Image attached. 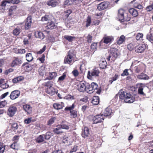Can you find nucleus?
Wrapping results in <instances>:
<instances>
[{
    "instance_id": "obj_1",
    "label": "nucleus",
    "mask_w": 153,
    "mask_h": 153,
    "mask_svg": "<svg viewBox=\"0 0 153 153\" xmlns=\"http://www.w3.org/2000/svg\"><path fill=\"white\" fill-rule=\"evenodd\" d=\"M119 97L121 100H124L126 103H132L135 101L134 97H133L130 93L125 92L121 89L119 92Z\"/></svg>"
},
{
    "instance_id": "obj_2",
    "label": "nucleus",
    "mask_w": 153,
    "mask_h": 153,
    "mask_svg": "<svg viewBox=\"0 0 153 153\" xmlns=\"http://www.w3.org/2000/svg\"><path fill=\"white\" fill-rule=\"evenodd\" d=\"M118 19L121 22L128 21L130 19V17L128 16L126 11L122 9L118 10Z\"/></svg>"
},
{
    "instance_id": "obj_3",
    "label": "nucleus",
    "mask_w": 153,
    "mask_h": 153,
    "mask_svg": "<svg viewBox=\"0 0 153 153\" xmlns=\"http://www.w3.org/2000/svg\"><path fill=\"white\" fill-rule=\"evenodd\" d=\"M51 82H48L45 83V86L46 87L45 91L48 94L51 96L54 95L56 93L54 88L51 86Z\"/></svg>"
},
{
    "instance_id": "obj_4",
    "label": "nucleus",
    "mask_w": 153,
    "mask_h": 153,
    "mask_svg": "<svg viewBox=\"0 0 153 153\" xmlns=\"http://www.w3.org/2000/svg\"><path fill=\"white\" fill-rule=\"evenodd\" d=\"M117 56V50L116 49H111L110 51L109 56L107 58V59L108 61H110L111 59V60L114 61L116 59Z\"/></svg>"
},
{
    "instance_id": "obj_5",
    "label": "nucleus",
    "mask_w": 153,
    "mask_h": 153,
    "mask_svg": "<svg viewBox=\"0 0 153 153\" xmlns=\"http://www.w3.org/2000/svg\"><path fill=\"white\" fill-rule=\"evenodd\" d=\"M73 52V50H70L69 51L68 53V55L65 58L64 63L69 64L71 63L73 61V57L74 56Z\"/></svg>"
},
{
    "instance_id": "obj_6",
    "label": "nucleus",
    "mask_w": 153,
    "mask_h": 153,
    "mask_svg": "<svg viewBox=\"0 0 153 153\" xmlns=\"http://www.w3.org/2000/svg\"><path fill=\"white\" fill-rule=\"evenodd\" d=\"M100 71L97 68L93 69L91 71H88L87 75V77L89 79H91L92 77H96L99 76Z\"/></svg>"
},
{
    "instance_id": "obj_7",
    "label": "nucleus",
    "mask_w": 153,
    "mask_h": 153,
    "mask_svg": "<svg viewBox=\"0 0 153 153\" xmlns=\"http://www.w3.org/2000/svg\"><path fill=\"white\" fill-rule=\"evenodd\" d=\"M104 120L102 114H98L95 116L93 120L94 123H101Z\"/></svg>"
},
{
    "instance_id": "obj_8",
    "label": "nucleus",
    "mask_w": 153,
    "mask_h": 153,
    "mask_svg": "<svg viewBox=\"0 0 153 153\" xmlns=\"http://www.w3.org/2000/svg\"><path fill=\"white\" fill-rule=\"evenodd\" d=\"M17 111V108L14 106H10L7 111V115L10 117H13Z\"/></svg>"
},
{
    "instance_id": "obj_9",
    "label": "nucleus",
    "mask_w": 153,
    "mask_h": 153,
    "mask_svg": "<svg viewBox=\"0 0 153 153\" xmlns=\"http://www.w3.org/2000/svg\"><path fill=\"white\" fill-rule=\"evenodd\" d=\"M47 0L46 4L49 7H55L59 5V3L56 0Z\"/></svg>"
},
{
    "instance_id": "obj_10",
    "label": "nucleus",
    "mask_w": 153,
    "mask_h": 153,
    "mask_svg": "<svg viewBox=\"0 0 153 153\" xmlns=\"http://www.w3.org/2000/svg\"><path fill=\"white\" fill-rule=\"evenodd\" d=\"M20 94V92L19 90H14L11 92L10 96V98L12 100H15L19 97Z\"/></svg>"
},
{
    "instance_id": "obj_11",
    "label": "nucleus",
    "mask_w": 153,
    "mask_h": 153,
    "mask_svg": "<svg viewBox=\"0 0 153 153\" xmlns=\"http://www.w3.org/2000/svg\"><path fill=\"white\" fill-rule=\"evenodd\" d=\"M109 5L108 2H102L98 5L97 8L99 10H102L107 8Z\"/></svg>"
},
{
    "instance_id": "obj_12",
    "label": "nucleus",
    "mask_w": 153,
    "mask_h": 153,
    "mask_svg": "<svg viewBox=\"0 0 153 153\" xmlns=\"http://www.w3.org/2000/svg\"><path fill=\"white\" fill-rule=\"evenodd\" d=\"M31 19V16H29L27 18L25 26V28L26 30H27L30 27L32 23Z\"/></svg>"
},
{
    "instance_id": "obj_13",
    "label": "nucleus",
    "mask_w": 153,
    "mask_h": 153,
    "mask_svg": "<svg viewBox=\"0 0 153 153\" xmlns=\"http://www.w3.org/2000/svg\"><path fill=\"white\" fill-rule=\"evenodd\" d=\"M146 47V45L145 44H140L138 46H136V51L139 53H142L145 50Z\"/></svg>"
},
{
    "instance_id": "obj_14",
    "label": "nucleus",
    "mask_w": 153,
    "mask_h": 153,
    "mask_svg": "<svg viewBox=\"0 0 153 153\" xmlns=\"http://www.w3.org/2000/svg\"><path fill=\"white\" fill-rule=\"evenodd\" d=\"M114 40L113 37L112 36H107L103 38L101 41L100 43L104 42L105 44H108Z\"/></svg>"
},
{
    "instance_id": "obj_15",
    "label": "nucleus",
    "mask_w": 153,
    "mask_h": 153,
    "mask_svg": "<svg viewBox=\"0 0 153 153\" xmlns=\"http://www.w3.org/2000/svg\"><path fill=\"white\" fill-rule=\"evenodd\" d=\"M56 26V24L55 22L51 21L47 23L46 28L47 29H53L55 28Z\"/></svg>"
},
{
    "instance_id": "obj_16",
    "label": "nucleus",
    "mask_w": 153,
    "mask_h": 153,
    "mask_svg": "<svg viewBox=\"0 0 153 153\" xmlns=\"http://www.w3.org/2000/svg\"><path fill=\"white\" fill-rule=\"evenodd\" d=\"M89 134V129L87 127H85L82 129L81 134L82 136L85 138L88 137Z\"/></svg>"
},
{
    "instance_id": "obj_17",
    "label": "nucleus",
    "mask_w": 153,
    "mask_h": 153,
    "mask_svg": "<svg viewBox=\"0 0 153 153\" xmlns=\"http://www.w3.org/2000/svg\"><path fill=\"white\" fill-rule=\"evenodd\" d=\"M137 78L139 79L147 80L149 79V76L146 74L142 73L137 76Z\"/></svg>"
},
{
    "instance_id": "obj_18",
    "label": "nucleus",
    "mask_w": 153,
    "mask_h": 153,
    "mask_svg": "<svg viewBox=\"0 0 153 153\" xmlns=\"http://www.w3.org/2000/svg\"><path fill=\"white\" fill-rule=\"evenodd\" d=\"M23 108L25 111L28 114H30L32 112V108L30 105L25 104L23 105Z\"/></svg>"
},
{
    "instance_id": "obj_19",
    "label": "nucleus",
    "mask_w": 153,
    "mask_h": 153,
    "mask_svg": "<svg viewBox=\"0 0 153 153\" xmlns=\"http://www.w3.org/2000/svg\"><path fill=\"white\" fill-rule=\"evenodd\" d=\"M22 60L19 58H16L12 62L11 66L12 67L19 65L22 64Z\"/></svg>"
},
{
    "instance_id": "obj_20",
    "label": "nucleus",
    "mask_w": 153,
    "mask_h": 153,
    "mask_svg": "<svg viewBox=\"0 0 153 153\" xmlns=\"http://www.w3.org/2000/svg\"><path fill=\"white\" fill-rule=\"evenodd\" d=\"M91 86L92 91H94L95 90H96V92L99 94L101 92L100 90H97V87H98V85L94 82H92L91 84Z\"/></svg>"
},
{
    "instance_id": "obj_21",
    "label": "nucleus",
    "mask_w": 153,
    "mask_h": 153,
    "mask_svg": "<svg viewBox=\"0 0 153 153\" xmlns=\"http://www.w3.org/2000/svg\"><path fill=\"white\" fill-rule=\"evenodd\" d=\"M53 132L55 134H61L63 132V131L59 125L56 126V128L53 129Z\"/></svg>"
},
{
    "instance_id": "obj_22",
    "label": "nucleus",
    "mask_w": 153,
    "mask_h": 153,
    "mask_svg": "<svg viewBox=\"0 0 153 153\" xmlns=\"http://www.w3.org/2000/svg\"><path fill=\"white\" fill-rule=\"evenodd\" d=\"M126 38L123 35L121 36L118 38L117 41V43L119 45L122 44L125 41Z\"/></svg>"
},
{
    "instance_id": "obj_23",
    "label": "nucleus",
    "mask_w": 153,
    "mask_h": 153,
    "mask_svg": "<svg viewBox=\"0 0 153 153\" xmlns=\"http://www.w3.org/2000/svg\"><path fill=\"white\" fill-rule=\"evenodd\" d=\"M86 85L83 83H80L78 85V89L79 91L81 92H84L86 90Z\"/></svg>"
},
{
    "instance_id": "obj_24",
    "label": "nucleus",
    "mask_w": 153,
    "mask_h": 153,
    "mask_svg": "<svg viewBox=\"0 0 153 153\" xmlns=\"http://www.w3.org/2000/svg\"><path fill=\"white\" fill-rule=\"evenodd\" d=\"M129 12L134 17H136L138 15V12L137 10L134 8L129 9Z\"/></svg>"
},
{
    "instance_id": "obj_25",
    "label": "nucleus",
    "mask_w": 153,
    "mask_h": 153,
    "mask_svg": "<svg viewBox=\"0 0 153 153\" xmlns=\"http://www.w3.org/2000/svg\"><path fill=\"white\" fill-rule=\"evenodd\" d=\"M112 112V110L109 108H107L105 109L104 112V115L105 116H108L111 114Z\"/></svg>"
},
{
    "instance_id": "obj_26",
    "label": "nucleus",
    "mask_w": 153,
    "mask_h": 153,
    "mask_svg": "<svg viewBox=\"0 0 153 153\" xmlns=\"http://www.w3.org/2000/svg\"><path fill=\"white\" fill-rule=\"evenodd\" d=\"M128 49L129 51H132L133 50L136 48V46L135 43L132 42L127 45Z\"/></svg>"
},
{
    "instance_id": "obj_27",
    "label": "nucleus",
    "mask_w": 153,
    "mask_h": 153,
    "mask_svg": "<svg viewBox=\"0 0 153 153\" xmlns=\"http://www.w3.org/2000/svg\"><path fill=\"white\" fill-rule=\"evenodd\" d=\"M64 38L67 40L69 42H72L74 41L75 39V37L68 35L64 36Z\"/></svg>"
},
{
    "instance_id": "obj_28",
    "label": "nucleus",
    "mask_w": 153,
    "mask_h": 153,
    "mask_svg": "<svg viewBox=\"0 0 153 153\" xmlns=\"http://www.w3.org/2000/svg\"><path fill=\"white\" fill-rule=\"evenodd\" d=\"M91 102L94 105H97L99 102V99L98 96H94L93 97Z\"/></svg>"
},
{
    "instance_id": "obj_29",
    "label": "nucleus",
    "mask_w": 153,
    "mask_h": 153,
    "mask_svg": "<svg viewBox=\"0 0 153 153\" xmlns=\"http://www.w3.org/2000/svg\"><path fill=\"white\" fill-rule=\"evenodd\" d=\"M107 63L105 60H102L100 62L99 64L100 67L101 69H105L106 68Z\"/></svg>"
},
{
    "instance_id": "obj_30",
    "label": "nucleus",
    "mask_w": 153,
    "mask_h": 153,
    "mask_svg": "<svg viewBox=\"0 0 153 153\" xmlns=\"http://www.w3.org/2000/svg\"><path fill=\"white\" fill-rule=\"evenodd\" d=\"M63 103L61 102V104L59 103H54L53 105L54 108L57 110L60 109L62 108Z\"/></svg>"
},
{
    "instance_id": "obj_31",
    "label": "nucleus",
    "mask_w": 153,
    "mask_h": 153,
    "mask_svg": "<svg viewBox=\"0 0 153 153\" xmlns=\"http://www.w3.org/2000/svg\"><path fill=\"white\" fill-rule=\"evenodd\" d=\"M22 27H19L17 26L16 28L14 29L13 31V34L16 36H17L21 32V29Z\"/></svg>"
},
{
    "instance_id": "obj_32",
    "label": "nucleus",
    "mask_w": 153,
    "mask_h": 153,
    "mask_svg": "<svg viewBox=\"0 0 153 153\" xmlns=\"http://www.w3.org/2000/svg\"><path fill=\"white\" fill-rule=\"evenodd\" d=\"M86 90L85 91H87L88 93L89 94H91L94 92V91H92V88H91V84L89 85L88 84H86Z\"/></svg>"
},
{
    "instance_id": "obj_33",
    "label": "nucleus",
    "mask_w": 153,
    "mask_h": 153,
    "mask_svg": "<svg viewBox=\"0 0 153 153\" xmlns=\"http://www.w3.org/2000/svg\"><path fill=\"white\" fill-rule=\"evenodd\" d=\"M146 38L150 42L153 41V34L151 31H150V32L147 34Z\"/></svg>"
},
{
    "instance_id": "obj_34",
    "label": "nucleus",
    "mask_w": 153,
    "mask_h": 153,
    "mask_svg": "<svg viewBox=\"0 0 153 153\" xmlns=\"http://www.w3.org/2000/svg\"><path fill=\"white\" fill-rule=\"evenodd\" d=\"M35 35L37 37L39 38L42 39H43L45 37L43 33L42 32L40 31H38L36 32Z\"/></svg>"
},
{
    "instance_id": "obj_35",
    "label": "nucleus",
    "mask_w": 153,
    "mask_h": 153,
    "mask_svg": "<svg viewBox=\"0 0 153 153\" xmlns=\"http://www.w3.org/2000/svg\"><path fill=\"white\" fill-rule=\"evenodd\" d=\"M56 76V74L55 72L50 73L48 76L45 79L52 80Z\"/></svg>"
},
{
    "instance_id": "obj_36",
    "label": "nucleus",
    "mask_w": 153,
    "mask_h": 153,
    "mask_svg": "<svg viewBox=\"0 0 153 153\" xmlns=\"http://www.w3.org/2000/svg\"><path fill=\"white\" fill-rule=\"evenodd\" d=\"M44 139H45L44 137V135H41L36 139V140L37 143H40L44 141Z\"/></svg>"
},
{
    "instance_id": "obj_37",
    "label": "nucleus",
    "mask_w": 153,
    "mask_h": 153,
    "mask_svg": "<svg viewBox=\"0 0 153 153\" xmlns=\"http://www.w3.org/2000/svg\"><path fill=\"white\" fill-rule=\"evenodd\" d=\"M27 60L28 62H30L33 59V57L31 53H28L26 55Z\"/></svg>"
},
{
    "instance_id": "obj_38",
    "label": "nucleus",
    "mask_w": 153,
    "mask_h": 153,
    "mask_svg": "<svg viewBox=\"0 0 153 153\" xmlns=\"http://www.w3.org/2000/svg\"><path fill=\"white\" fill-rule=\"evenodd\" d=\"M16 8V6H14L13 7H11L9 9V15L10 16H11L13 14Z\"/></svg>"
},
{
    "instance_id": "obj_39",
    "label": "nucleus",
    "mask_w": 153,
    "mask_h": 153,
    "mask_svg": "<svg viewBox=\"0 0 153 153\" xmlns=\"http://www.w3.org/2000/svg\"><path fill=\"white\" fill-rule=\"evenodd\" d=\"M86 22L85 26L86 27H88L90 25L91 23V19L90 16H88Z\"/></svg>"
},
{
    "instance_id": "obj_40",
    "label": "nucleus",
    "mask_w": 153,
    "mask_h": 153,
    "mask_svg": "<svg viewBox=\"0 0 153 153\" xmlns=\"http://www.w3.org/2000/svg\"><path fill=\"white\" fill-rule=\"evenodd\" d=\"M118 77L119 76L117 74H115L114 76L110 79V80L109 81V82L111 84H112L113 81H116Z\"/></svg>"
},
{
    "instance_id": "obj_41",
    "label": "nucleus",
    "mask_w": 153,
    "mask_h": 153,
    "mask_svg": "<svg viewBox=\"0 0 153 153\" xmlns=\"http://www.w3.org/2000/svg\"><path fill=\"white\" fill-rule=\"evenodd\" d=\"M70 115L73 118H75L77 117V111L75 110H72L70 111Z\"/></svg>"
},
{
    "instance_id": "obj_42",
    "label": "nucleus",
    "mask_w": 153,
    "mask_h": 153,
    "mask_svg": "<svg viewBox=\"0 0 153 153\" xmlns=\"http://www.w3.org/2000/svg\"><path fill=\"white\" fill-rule=\"evenodd\" d=\"M51 16L49 15H45L44 16L42 17L41 20L42 21H47L51 19Z\"/></svg>"
},
{
    "instance_id": "obj_43",
    "label": "nucleus",
    "mask_w": 153,
    "mask_h": 153,
    "mask_svg": "<svg viewBox=\"0 0 153 153\" xmlns=\"http://www.w3.org/2000/svg\"><path fill=\"white\" fill-rule=\"evenodd\" d=\"M134 7L136 8L141 10L143 8V6L139 3H135L134 4Z\"/></svg>"
},
{
    "instance_id": "obj_44",
    "label": "nucleus",
    "mask_w": 153,
    "mask_h": 153,
    "mask_svg": "<svg viewBox=\"0 0 153 153\" xmlns=\"http://www.w3.org/2000/svg\"><path fill=\"white\" fill-rule=\"evenodd\" d=\"M33 66V65L29 64L28 62H25L23 64L22 66L23 68H31Z\"/></svg>"
},
{
    "instance_id": "obj_45",
    "label": "nucleus",
    "mask_w": 153,
    "mask_h": 153,
    "mask_svg": "<svg viewBox=\"0 0 153 153\" xmlns=\"http://www.w3.org/2000/svg\"><path fill=\"white\" fill-rule=\"evenodd\" d=\"M73 2V0H66L64 2V5L65 6H68L72 4Z\"/></svg>"
},
{
    "instance_id": "obj_46",
    "label": "nucleus",
    "mask_w": 153,
    "mask_h": 153,
    "mask_svg": "<svg viewBox=\"0 0 153 153\" xmlns=\"http://www.w3.org/2000/svg\"><path fill=\"white\" fill-rule=\"evenodd\" d=\"M143 88L142 86L140 87L138 89V92L139 94L143 95V96L145 95V93L143 92Z\"/></svg>"
},
{
    "instance_id": "obj_47",
    "label": "nucleus",
    "mask_w": 153,
    "mask_h": 153,
    "mask_svg": "<svg viewBox=\"0 0 153 153\" xmlns=\"http://www.w3.org/2000/svg\"><path fill=\"white\" fill-rule=\"evenodd\" d=\"M52 134L50 132H48L45 135H44V137L46 140L49 139L51 136Z\"/></svg>"
},
{
    "instance_id": "obj_48",
    "label": "nucleus",
    "mask_w": 153,
    "mask_h": 153,
    "mask_svg": "<svg viewBox=\"0 0 153 153\" xmlns=\"http://www.w3.org/2000/svg\"><path fill=\"white\" fill-rule=\"evenodd\" d=\"M75 107V105L73 103L72 104V105L71 106H67L66 107L65 109V111H72L71 110H73Z\"/></svg>"
},
{
    "instance_id": "obj_49",
    "label": "nucleus",
    "mask_w": 153,
    "mask_h": 153,
    "mask_svg": "<svg viewBox=\"0 0 153 153\" xmlns=\"http://www.w3.org/2000/svg\"><path fill=\"white\" fill-rule=\"evenodd\" d=\"M97 47V43L94 42L91 44V49L93 50L94 51L96 50Z\"/></svg>"
},
{
    "instance_id": "obj_50",
    "label": "nucleus",
    "mask_w": 153,
    "mask_h": 153,
    "mask_svg": "<svg viewBox=\"0 0 153 153\" xmlns=\"http://www.w3.org/2000/svg\"><path fill=\"white\" fill-rule=\"evenodd\" d=\"M79 147L76 145L74 146L73 147L70 151V152L72 153L73 152H76L77 150H79Z\"/></svg>"
},
{
    "instance_id": "obj_51",
    "label": "nucleus",
    "mask_w": 153,
    "mask_h": 153,
    "mask_svg": "<svg viewBox=\"0 0 153 153\" xmlns=\"http://www.w3.org/2000/svg\"><path fill=\"white\" fill-rule=\"evenodd\" d=\"M143 37V34L142 33H138L137 34L136 36V39L137 40H140L142 39Z\"/></svg>"
},
{
    "instance_id": "obj_52",
    "label": "nucleus",
    "mask_w": 153,
    "mask_h": 153,
    "mask_svg": "<svg viewBox=\"0 0 153 153\" xmlns=\"http://www.w3.org/2000/svg\"><path fill=\"white\" fill-rule=\"evenodd\" d=\"M55 120L56 118L55 117H52L49 120L48 123V125H51L53 123Z\"/></svg>"
},
{
    "instance_id": "obj_53",
    "label": "nucleus",
    "mask_w": 153,
    "mask_h": 153,
    "mask_svg": "<svg viewBox=\"0 0 153 153\" xmlns=\"http://www.w3.org/2000/svg\"><path fill=\"white\" fill-rule=\"evenodd\" d=\"M31 37V36L28 35L27 36V38H24L23 40V42L25 45H26L29 42L28 40L30 39Z\"/></svg>"
},
{
    "instance_id": "obj_54",
    "label": "nucleus",
    "mask_w": 153,
    "mask_h": 153,
    "mask_svg": "<svg viewBox=\"0 0 153 153\" xmlns=\"http://www.w3.org/2000/svg\"><path fill=\"white\" fill-rule=\"evenodd\" d=\"M58 125L60 126V127L62 130L63 129L68 130L69 128V127L68 126H67L65 124H61Z\"/></svg>"
},
{
    "instance_id": "obj_55",
    "label": "nucleus",
    "mask_w": 153,
    "mask_h": 153,
    "mask_svg": "<svg viewBox=\"0 0 153 153\" xmlns=\"http://www.w3.org/2000/svg\"><path fill=\"white\" fill-rule=\"evenodd\" d=\"M7 102L6 100L0 101V108H2L4 107L6 105Z\"/></svg>"
},
{
    "instance_id": "obj_56",
    "label": "nucleus",
    "mask_w": 153,
    "mask_h": 153,
    "mask_svg": "<svg viewBox=\"0 0 153 153\" xmlns=\"http://www.w3.org/2000/svg\"><path fill=\"white\" fill-rule=\"evenodd\" d=\"M10 3V1H3L1 2V5L4 8H5L6 5L7 3Z\"/></svg>"
},
{
    "instance_id": "obj_57",
    "label": "nucleus",
    "mask_w": 153,
    "mask_h": 153,
    "mask_svg": "<svg viewBox=\"0 0 153 153\" xmlns=\"http://www.w3.org/2000/svg\"><path fill=\"white\" fill-rule=\"evenodd\" d=\"M92 36L90 34H88L86 37L87 41L88 42L91 43L92 40Z\"/></svg>"
},
{
    "instance_id": "obj_58",
    "label": "nucleus",
    "mask_w": 153,
    "mask_h": 153,
    "mask_svg": "<svg viewBox=\"0 0 153 153\" xmlns=\"http://www.w3.org/2000/svg\"><path fill=\"white\" fill-rule=\"evenodd\" d=\"M19 136L18 135L15 136L13 138V140L14 141L13 143H16L17 140L19 139Z\"/></svg>"
},
{
    "instance_id": "obj_59",
    "label": "nucleus",
    "mask_w": 153,
    "mask_h": 153,
    "mask_svg": "<svg viewBox=\"0 0 153 153\" xmlns=\"http://www.w3.org/2000/svg\"><path fill=\"white\" fill-rule=\"evenodd\" d=\"M66 74L65 73H64L59 78L58 81H63L66 77Z\"/></svg>"
},
{
    "instance_id": "obj_60",
    "label": "nucleus",
    "mask_w": 153,
    "mask_h": 153,
    "mask_svg": "<svg viewBox=\"0 0 153 153\" xmlns=\"http://www.w3.org/2000/svg\"><path fill=\"white\" fill-rule=\"evenodd\" d=\"M64 98L65 99L69 100H72L74 99V97L70 95H68L65 96Z\"/></svg>"
},
{
    "instance_id": "obj_61",
    "label": "nucleus",
    "mask_w": 153,
    "mask_h": 153,
    "mask_svg": "<svg viewBox=\"0 0 153 153\" xmlns=\"http://www.w3.org/2000/svg\"><path fill=\"white\" fill-rule=\"evenodd\" d=\"M11 127L14 128V130H17L18 128L17 124L16 123H14L12 124Z\"/></svg>"
},
{
    "instance_id": "obj_62",
    "label": "nucleus",
    "mask_w": 153,
    "mask_h": 153,
    "mask_svg": "<svg viewBox=\"0 0 153 153\" xmlns=\"http://www.w3.org/2000/svg\"><path fill=\"white\" fill-rule=\"evenodd\" d=\"M25 51L24 49H18L16 53L17 54H22L25 53Z\"/></svg>"
},
{
    "instance_id": "obj_63",
    "label": "nucleus",
    "mask_w": 153,
    "mask_h": 153,
    "mask_svg": "<svg viewBox=\"0 0 153 153\" xmlns=\"http://www.w3.org/2000/svg\"><path fill=\"white\" fill-rule=\"evenodd\" d=\"M18 144H11L10 146L11 147V148L13 149H18Z\"/></svg>"
},
{
    "instance_id": "obj_64",
    "label": "nucleus",
    "mask_w": 153,
    "mask_h": 153,
    "mask_svg": "<svg viewBox=\"0 0 153 153\" xmlns=\"http://www.w3.org/2000/svg\"><path fill=\"white\" fill-rule=\"evenodd\" d=\"M128 70L127 69H126L124 70L123 71V73L121 74V76H127L128 75Z\"/></svg>"
}]
</instances>
